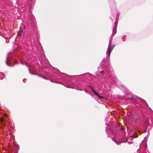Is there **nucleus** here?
<instances>
[{"instance_id": "2", "label": "nucleus", "mask_w": 153, "mask_h": 153, "mask_svg": "<svg viewBox=\"0 0 153 153\" xmlns=\"http://www.w3.org/2000/svg\"><path fill=\"white\" fill-rule=\"evenodd\" d=\"M6 63L7 65L9 66H12L13 65H11L10 64V61L8 60L7 59L6 61Z\"/></svg>"}, {"instance_id": "8", "label": "nucleus", "mask_w": 153, "mask_h": 153, "mask_svg": "<svg viewBox=\"0 0 153 153\" xmlns=\"http://www.w3.org/2000/svg\"><path fill=\"white\" fill-rule=\"evenodd\" d=\"M132 98H133V97H129L128 98L131 100H132Z\"/></svg>"}, {"instance_id": "7", "label": "nucleus", "mask_w": 153, "mask_h": 153, "mask_svg": "<svg viewBox=\"0 0 153 153\" xmlns=\"http://www.w3.org/2000/svg\"><path fill=\"white\" fill-rule=\"evenodd\" d=\"M94 93L97 96L98 95V94L96 91H94Z\"/></svg>"}, {"instance_id": "6", "label": "nucleus", "mask_w": 153, "mask_h": 153, "mask_svg": "<svg viewBox=\"0 0 153 153\" xmlns=\"http://www.w3.org/2000/svg\"><path fill=\"white\" fill-rule=\"evenodd\" d=\"M97 96L100 99L104 98V97H103L100 96L99 94Z\"/></svg>"}, {"instance_id": "12", "label": "nucleus", "mask_w": 153, "mask_h": 153, "mask_svg": "<svg viewBox=\"0 0 153 153\" xmlns=\"http://www.w3.org/2000/svg\"><path fill=\"white\" fill-rule=\"evenodd\" d=\"M38 75L39 76V75L38 74Z\"/></svg>"}, {"instance_id": "3", "label": "nucleus", "mask_w": 153, "mask_h": 153, "mask_svg": "<svg viewBox=\"0 0 153 153\" xmlns=\"http://www.w3.org/2000/svg\"><path fill=\"white\" fill-rule=\"evenodd\" d=\"M4 121V120L3 118H1V119H0V122L2 123V125H4V124L3 123Z\"/></svg>"}, {"instance_id": "5", "label": "nucleus", "mask_w": 153, "mask_h": 153, "mask_svg": "<svg viewBox=\"0 0 153 153\" xmlns=\"http://www.w3.org/2000/svg\"><path fill=\"white\" fill-rule=\"evenodd\" d=\"M131 100L132 102L134 103L136 101V99L134 98H132V100Z\"/></svg>"}, {"instance_id": "11", "label": "nucleus", "mask_w": 153, "mask_h": 153, "mask_svg": "<svg viewBox=\"0 0 153 153\" xmlns=\"http://www.w3.org/2000/svg\"><path fill=\"white\" fill-rule=\"evenodd\" d=\"M103 71H101V74H103Z\"/></svg>"}, {"instance_id": "9", "label": "nucleus", "mask_w": 153, "mask_h": 153, "mask_svg": "<svg viewBox=\"0 0 153 153\" xmlns=\"http://www.w3.org/2000/svg\"><path fill=\"white\" fill-rule=\"evenodd\" d=\"M91 89H92V91L94 93V91H95L93 89V88L92 87H91Z\"/></svg>"}, {"instance_id": "10", "label": "nucleus", "mask_w": 153, "mask_h": 153, "mask_svg": "<svg viewBox=\"0 0 153 153\" xmlns=\"http://www.w3.org/2000/svg\"><path fill=\"white\" fill-rule=\"evenodd\" d=\"M91 89H92V91L94 93V91H95L93 89V88L92 87H91Z\"/></svg>"}, {"instance_id": "13", "label": "nucleus", "mask_w": 153, "mask_h": 153, "mask_svg": "<svg viewBox=\"0 0 153 153\" xmlns=\"http://www.w3.org/2000/svg\"><path fill=\"white\" fill-rule=\"evenodd\" d=\"M122 130H123V128H122Z\"/></svg>"}, {"instance_id": "1", "label": "nucleus", "mask_w": 153, "mask_h": 153, "mask_svg": "<svg viewBox=\"0 0 153 153\" xmlns=\"http://www.w3.org/2000/svg\"><path fill=\"white\" fill-rule=\"evenodd\" d=\"M114 46H115V45H113V46H112V48H111V46L109 48V50L108 53V55L109 56H110V53L111 52V51H112L113 48L114 47Z\"/></svg>"}, {"instance_id": "4", "label": "nucleus", "mask_w": 153, "mask_h": 153, "mask_svg": "<svg viewBox=\"0 0 153 153\" xmlns=\"http://www.w3.org/2000/svg\"><path fill=\"white\" fill-rule=\"evenodd\" d=\"M22 34V32L19 30V32L17 34V35L19 36H20Z\"/></svg>"}]
</instances>
